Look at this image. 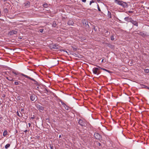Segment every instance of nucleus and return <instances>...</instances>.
Here are the masks:
<instances>
[{
	"instance_id": "21",
	"label": "nucleus",
	"mask_w": 149,
	"mask_h": 149,
	"mask_svg": "<svg viewBox=\"0 0 149 149\" xmlns=\"http://www.w3.org/2000/svg\"><path fill=\"white\" fill-rule=\"evenodd\" d=\"M142 88H148V86H146L145 85H142Z\"/></svg>"
},
{
	"instance_id": "14",
	"label": "nucleus",
	"mask_w": 149,
	"mask_h": 149,
	"mask_svg": "<svg viewBox=\"0 0 149 149\" xmlns=\"http://www.w3.org/2000/svg\"><path fill=\"white\" fill-rule=\"evenodd\" d=\"M73 24V22L71 20H69L68 22V24L69 25H72Z\"/></svg>"
},
{
	"instance_id": "12",
	"label": "nucleus",
	"mask_w": 149,
	"mask_h": 149,
	"mask_svg": "<svg viewBox=\"0 0 149 149\" xmlns=\"http://www.w3.org/2000/svg\"><path fill=\"white\" fill-rule=\"evenodd\" d=\"M79 124L81 126H83L84 125V123L83 121L81 120H79Z\"/></svg>"
},
{
	"instance_id": "7",
	"label": "nucleus",
	"mask_w": 149,
	"mask_h": 149,
	"mask_svg": "<svg viewBox=\"0 0 149 149\" xmlns=\"http://www.w3.org/2000/svg\"><path fill=\"white\" fill-rule=\"evenodd\" d=\"M17 33V31L15 30H12L10 31L8 33L10 36L13 35L14 34H16Z\"/></svg>"
},
{
	"instance_id": "34",
	"label": "nucleus",
	"mask_w": 149,
	"mask_h": 149,
	"mask_svg": "<svg viewBox=\"0 0 149 149\" xmlns=\"http://www.w3.org/2000/svg\"><path fill=\"white\" fill-rule=\"evenodd\" d=\"M17 115L18 116H20L19 115V113H18V111H17Z\"/></svg>"
},
{
	"instance_id": "40",
	"label": "nucleus",
	"mask_w": 149,
	"mask_h": 149,
	"mask_svg": "<svg viewBox=\"0 0 149 149\" xmlns=\"http://www.w3.org/2000/svg\"><path fill=\"white\" fill-rule=\"evenodd\" d=\"M28 125H29V126H30V125H31V124H30V123H29L28 124Z\"/></svg>"
},
{
	"instance_id": "22",
	"label": "nucleus",
	"mask_w": 149,
	"mask_h": 149,
	"mask_svg": "<svg viewBox=\"0 0 149 149\" xmlns=\"http://www.w3.org/2000/svg\"><path fill=\"white\" fill-rule=\"evenodd\" d=\"M43 6L44 7L46 8L48 6V5L47 3L44 4L43 5Z\"/></svg>"
},
{
	"instance_id": "26",
	"label": "nucleus",
	"mask_w": 149,
	"mask_h": 149,
	"mask_svg": "<svg viewBox=\"0 0 149 149\" xmlns=\"http://www.w3.org/2000/svg\"><path fill=\"white\" fill-rule=\"evenodd\" d=\"M145 72L146 73H148L149 72V69H146L145 70Z\"/></svg>"
},
{
	"instance_id": "28",
	"label": "nucleus",
	"mask_w": 149,
	"mask_h": 149,
	"mask_svg": "<svg viewBox=\"0 0 149 149\" xmlns=\"http://www.w3.org/2000/svg\"><path fill=\"white\" fill-rule=\"evenodd\" d=\"M15 84L16 85H17L19 84V82L18 81H15Z\"/></svg>"
},
{
	"instance_id": "35",
	"label": "nucleus",
	"mask_w": 149,
	"mask_h": 149,
	"mask_svg": "<svg viewBox=\"0 0 149 149\" xmlns=\"http://www.w3.org/2000/svg\"><path fill=\"white\" fill-rule=\"evenodd\" d=\"M129 12L130 13H132L133 12L132 11H129Z\"/></svg>"
},
{
	"instance_id": "19",
	"label": "nucleus",
	"mask_w": 149,
	"mask_h": 149,
	"mask_svg": "<svg viewBox=\"0 0 149 149\" xmlns=\"http://www.w3.org/2000/svg\"><path fill=\"white\" fill-rule=\"evenodd\" d=\"M10 144H8L5 146V148L6 149H7L8 148H9L10 147Z\"/></svg>"
},
{
	"instance_id": "24",
	"label": "nucleus",
	"mask_w": 149,
	"mask_h": 149,
	"mask_svg": "<svg viewBox=\"0 0 149 149\" xmlns=\"http://www.w3.org/2000/svg\"><path fill=\"white\" fill-rule=\"evenodd\" d=\"M22 98L20 96H19L17 97V99L19 100H20L22 99Z\"/></svg>"
},
{
	"instance_id": "37",
	"label": "nucleus",
	"mask_w": 149,
	"mask_h": 149,
	"mask_svg": "<svg viewBox=\"0 0 149 149\" xmlns=\"http://www.w3.org/2000/svg\"><path fill=\"white\" fill-rule=\"evenodd\" d=\"M35 84H38V82H37V81H35Z\"/></svg>"
},
{
	"instance_id": "42",
	"label": "nucleus",
	"mask_w": 149,
	"mask_h": 149,
	"mask_svg": "<svg viewBox=\"0 0 149 149\" xmlns=\"http://www.w3.org/2000/svg\"><path fill=\"white\" fill-rule=\"evenodd\" d=\"M37 89H39V86H38L37 87Z\"/></svg>"
},
{
	"instance_id": "11",
	"label": "nucleus",
	"mask_w": 149,
	"mask_h": 149,
	"mask_svg": "<svg viewBox=\"0 0 149 149\" xmlns=\"http://www.w3.org/2000/svg\"><path fill=\"white\" fill-rule=\"evenodd\" d=\"M37 108L40 111H43L44 110V107L41 106L39 105L38 106Z\"/></svg>"
},
{
	"instance_id": "25",
	"label": "nucleus",
	"mask_w": 149,
	"mask_h": 149,
	"mask_svg": "<svg viewBox=\"0 0 149 149\" xmlns=\"http://www.w3.org/2000/svg\"><path fill=\"white\" fill-rule=\"evenodd\" d=\"M72 48L73 49V50L74 51H76L77 49L76 48H74L73 47H72Z\"/></svg>"
},
{
	"instance_id": "18",
	"label": "nucleus",
	"mask_w": 149,
	"mask_h": 149,
	"mask_svg": "<svg viewBox=\"0 0 149 149\" xmlns=\"http://www.w3.org/2000/svg\"><path fill=\"white\" fill-rule=\"evenodd\" d=\"M3 11L5 13H7L8 12V10L6 8H4L3 10Z\"/></svg>"
},
{
	"instance_id": "5",
	"label": "nucleus",
	"mask_w": 149,
	"mask_h": 149,
	"mask_svg": "<svg viewBox=\"0 0 149 149\" xmlns=\"http://www.w3.org/2000/svg\"><path fill=\"white\" fill-rule=\"evenodd\" d=\"M99 69V68H96L93 69V72L94 74L97 75L100 74V72L98 71Z\"/></svg>"
},
{
	"instance_id": "27",
	"label": "nucleus",
	"mask_w": 149,
	"mask_h": 149,
	"mask_svg": "<svg viewBox=\"0 0 149 149\" xmlns=\"http://www.w3.org/2000/svg\"><path fill=\"white\" fill-rule=\"evenodd\" d=\"M44 30L42 29H40L39 30V31L41 33H42L43 32Z\"/></svg>"
},
{
	"instance_id": "23",
	"label": "nucleus",
	"mask_w": 149,
	"mask_h": 149,
	"mask_svg": "<svg viewBox=\"0 0 149 149\" xmlns=\"http://www.w3.org/2000/svg\"><path fill=\"white\" fill-rule=\"evenodd\" d=\"M101 69H102L103 70L106 71H107V72H109V73L110 72V71L108 70H106V69H105L102 68H101Z\"/></svg>"
},
{
	"instance_id": "20",
	"label": "nucleus",
	"mask_w": 149,
	"mask_h": 149,
	"mask_svg": "<svg viewBox=\"0 0 149 149\" xmlns=\"http://www.w3.org/2000/svg\"><path fill=\"white\" fill-rule=\"evenodd\" d=\"M111 39L112 40H114V36L113 35L111 36L110 37Z\"/></svg>"
},
{
	"instance_id": "1",
	"label": "nucleus",
	"mask_w": 149,
	"mask_h": 149,
	"mask_svg": "<svg viewBox=\"0 0 149 149\" xmlns=\"http://www.w3.org/2000/svg\"><path fill=\"white\" fill-rule=\"evenodd\" d=\"M115 2L116 3L122 6L123 8L127 7L128 5L126 2H123L122 1L119 0H115Z\"/></svg>"
},
{
	"instance_id": "29",
	"label": "nucleus",
	"mask_w": 149,
	"mask_h": 149,
	"mask_svg": "<svg viewBox=\"0 0 149 149\" xmlns=\"http://www.w3.org/2000/svg\"><path fill=\"white\" fill-rule=\"evenodd\" d=\"M97 6H98V10L99 11H100L101 10H100V8L99 7V6L98 5H97Z\"/></svg>"
},
{
	"instance_id": "32",
	"label": "nucleus",
	"mask_w": 149,
	"mask_h": 149,
	"mask_svg": "<svg viewBox=\"0 0 149 149\" xmlns=\"http://www.w3.org/2000/svg\"><path fill=\"white\" fill-rule=\"evenodd\" d=\"M82 1L84 2H85L86 1V0H82Z\"/></svg>"
},
{
	"instance_id": "4",
	"label": "nucleus",
	"mask_w": 149,
	"mask_h": 149,
	"mask_svg": "<svg viewBox=\"0 0 149 149\" xmlns=\"http://www.w3.org/2000/svg\"><path fill=\"white\" fill-rule=\"evenodd\" d=\"M94 137L96 139L98 140H100L102 139L101 136L97 133L94 134Z\"/></svg>"
},
{
	"instance_id": "47",
	"label": "nucleus",
	"mask_w": 149,
	"mask_h": 149,
	"mask_svg": "<svg viewBox=\"0 0 149 149\" xmlns=\"http://www.w3.org/2000/svg\"><path fill=\"white\" fill-rule=\"evenodd\" d=\"M1 10H0V14H1Z\"/></svg>"
},
{
	"instance_id": "2",
	"label": "nucleus",
	"mask_w": 149,
	"mask_h": 149,
	"mask_svg": "<svg viewBox=\"0 0 149 149\" xmlns=\"http://www.w3.org/2000/svg\"><path fill=\"white\" fill-rule=\"evenodd\" d=\"M49 47L52 49H57L59 48V46L55 44H52L49 45Z\"/></svg>"
},
{
	"instance_id": "44",
	"label": "nucleus",
	"mask_w": 149,
	"mask_h": 149,
	"mask_svg": "<svg viewBox=\"0 0 149 149\" xmlns=\"http://www.w3.org/2000/svg\"><path fill=\"white\" fill-rule=\"evenodd\" d=\"M23 110H24V109H21V111H22Z\"/></svg>"
},
{
	"instance_id": "46",
	"label": "nucleus",
	"mask_w": 149,
	"mask_h": 149,
	"mask_svg": "<svg viewBox=\"0 0 149 149\" xmlns=\"http://www.w3.org/2000/svg\"><path fill=\"white\" fill-rule=\"evenodd\" d=\"M98 144H99V145H100V143H98Z\"/></svg>"
},
{
	"instance_id": "3",
	"label": "nucleus",
	"mask_w": 149,
	"mask_h": 149,
	"mask_svg": "<svg viewBox=\"0 0 149 149\" xmlns=\"http://www.w3.org/2000/svg\"><path fill=\"white\" fill-rule=\"evenodd\" d=\"M134 33L135 34H138V35H140L143 37H145L146 36V34L142 32L139 31L138 32H137L136 31H135Z\"/></svg>"
},
{
	"instance_id": "8",
	"label": "nucleus",
	"mask_w": 149,
	"mask_h": 149,
	"mask_svg": "<svg viewBox=\"0 0 149 149\" xmlns=\"http://www.w3.org/2000/svg\"><path fill=\"white\" fill-rule=\"evenodd\" d=\"M21 75L23 76H24V77H25L26 78H28L29 79H30L32 80H33V81H36L35 79H32V78H31V77H29V76L23 74V73H21Z\"/></svg>"
},
{
	"instance_id": "45",
	"label": "nucleus",
	"mask_w": 149,
	"mask_h": 149,
	"mask_svg": "<svg viewBox=\"0 0 149 149\" xmlns=\"http://www.w3.org/2000/svg\"><path fill=\"white\" fill-rule=\"evenodd\" d=\"M46 92H48V91L47 89H46Z\"/></svg>"
},
{
	"instance_id": "13",
	"label": "nucleus",
	"mask_w": 149,
	"mask_h": 149,
	"mask_svg": "<svg viewBox=\"0 0 149 149\" xmlns=\"http://www.w3.org/2000/svg\"><path fill=\"white\" fill-rule=\"evenodd\" d=\"M132 18H129L128 17H126L125 18V21L128 22H130L132 20Z\"/></svg>"
},
{
	"instance_id": "6",
	"label": "nucleus",
	"mask_w": 149,
	"mask_h": 149,
	"mask_svg": "<svg viewBox=\"0 0 149 149\" xmlns=\"http://www.w3.org/2000/svg\"><path fill=\"white\" fill-rule=\"evenodd\" d=\"M30 100L33 101H36L37 98L36 96L35 95H32L30 97Z\"/></svg>"
},
{
	"instance_id": "33",
	"label": "nucleus",
	"mask_w": 149,
	"mask_h": 149,
	"mask_svg": "<svg viewBox=\"0 0 149 149\" xmlns=\"http://www.w3.org/2000/svg\"><path fill=\"white\" fill-rule=\"evenodd\" d=\"M13 73H14L16 75H17V74L16 73V72H13Z\"/></svg>"
},
{
	"instance_id": "39",
	"label": "nucleus",
	"mask_w": 149,
	"mask_h": 149,
	"mask_svg": "<svg viewBox=\"0 0 149 149\" xmlns=\"http://www.w3.org/2000/svg\"><path fill=\"white\" fill-rule=\"evenodd\" d=\"M61 135H59V138H61Z\"/></svg>"
},
{
	"instance_id": "16",
	"label": "nucleus",
	"mask_w": 149,
	"mask_h": 149,
	"mask_svg": "<svg viewBox=\"0 0 149 149\" xmlns=\"http://www.w3.org/2000/svg\"><path fill=\"white\" fill-rule=\"evenodd\" d=\"M7 134V132L6 130H5L3 132V135L4 136H6Z\"/></svg>"
},
{
	"instance_id": "41",
	"label": "nucleus",
	"mask_w": 149,
	"mask_h": 149,
	"mask_svg": "<svg viewBox=\"0 0 149 149\" xmlns=\"http://www.w3.org/2000/svg\"><path fill=\"white\" fill-rule=\"evenodd\" d=\"M103 60H103V59L102 60V61H101V62H103Z\"/></svg>"
},
{
	"instance_id": "17",
	"label": "nucleus",
	"mask_w": 149,
	"mask_h": 149,
	"mask_svg": "<svg viewBox=\"0 0 149 149\" xmlns=\"http://www.w3.org/2000/svg\"><path fill=\"white\" fill-rule=\"evenodd\" d=\"M56 25H57V24H56V22H54L52 24L53 26L54 27H55L56 26Z\"/></svg>"
},
{
	"instance_id": "30",
	"label": "nucleus",
	"mask_w": 149,
	"mask_h": 149,
	"mask_svg": "<svg viewBox=\"0 0 149 149\" xmlns=\"http://www.w3.org/2000/svg\"><path fill=\"white\" fill-rule=\"evenodd\" d=\"M50 147L51 149H53V146L50 145Z\"/></svg>"
},
{
	"instance_id": "10",
	"label": "nucleus",
	"mask_w": 149,
	"mask_h": 149,
	"mask_svg": "<svg viewBox=\"0 0 149 149\" xmlns=\"http://www.w3.org/2000/svg\"><path fill=\"white\" fill-rule=\"evenodd\" d=\"M130 22H132V24H133L134 25H135L136 26H138V23L136 21L132 20V19Z\"/></svg>"
},
{
	"instance_id": "15",
	"label": "nucleus",
	"mask_w": 149,
	"mask_h": 149,
	"mask_svg": "<svg viewBox=\"0 0 149 149\" xmlns=\"http://www.w3.org/2000/svg\"><path fill=\"white\" fill-rule=\"evenodd\" d=\"M6 78L9 81H13V78H12L11 77H6Z\"/></svg>"
},
{
	"instance_id": "9",
	"label": "nucleus",
	"mask_w": 149,
	"mask_h": 149,
	"mask_svg": "<svg viewBox=\"0 0 149 149\" xmlns=\"http://www.w3.org/2000/svg\"><path fill=\"white\" fill-rule=\"evenodd\" d=\"M24 7L27 8L30 6V2L29 1H27L26 2L24 3Z\"/></svg>"
},
{
	"instance_id": "43",
	"label": "nucleus",
	"mask_w": 149,
	"mask_h": 149,
	"mask_svg": "<svg viewBox=\"0 0 149 149\" xmlns=\"http://www.w3.org/2000/svg\"><path fill=\"white\" fill-rule=\"evenodd\" d=\"M146 89H149V87H148V88H147Z\"/></svg>"
},
{
	"instance_id": "36",
	"label": "nucleus",
	"mask_w": 149,
	"mask_h": 149,
	"mask_svg": "<svg viewBox=\"0 0 149 149\" xmlns=\"http://www.w3.org/2000/svg\"><path fill=\"white\" fill-rule=\"evenodd\" d=\"M93 28L95 30V31H96V30H95V26H93Z\"/></svg>"
},
{
	"instance_id": "38",
	"label": "nucleus",
	"mask_w": 149,
	"mask_h": 149,
	"mask_svg": "<svg viewBox=\"0 0 149 149\" xmlns=\"http://www.w3.org/2000/svg\"><path fill=\"white\" fill-rule=\"evenodd\" d=\"M27 130H25V131H24V132H27Z\"/></svg>"
},
{
	"instance_id": "31",
	"label": "nucleus",
	"mask_w": 149,
	"mask_h": 149,
	"mask_svg": "<svg viewBox=\"0 0 149 149\" xmlns=\"http://www.w3.org/2000/svg\"><path fill=\"white\" fill-rule=\"evenodd\" d=\"M94 1H91L90 2V5H91L92 3H94Z\"/></svg>"
}]
</instances>
